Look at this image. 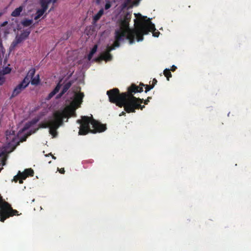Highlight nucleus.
Returning <instances> with one entry per match:
<instances>
[{
	"instance_id": "1",
	"label": "nucleus",
	"mask_w": 251,
	"mask_h": 251,
	"mask_svg": "<svg viewBox=\"0 0 251 251\" xmlns=\"http://www.w3.org/2000/svg\"><path fill=\"white\" fill-rule=\"evenodd\" d=\"M136 19L134 20V27L130 31L128 38L131 43H134L135 38L138 42L142 41L144 39L143 36L152 32L154 37H158L160 32L155 28L154 24L151 22V19L147 17L142 16L140 13L134 14Z\"/></svg>"
},
{
	"instance_id": "2",
	"label": "nucleus",
	"mask_w": 251,
	"mask_h": 251,
	"mask_svg": "<svg viewBox=\"0 0 251 251\" xmlns=\"http://www.w3.org/2000/svg\"><path fill=\"white\" fill-rule=\"evenodd\" d=\"M143 91V88H140L134 83H132L127 89V91L120 93L119 89L115 88L108 90L106 94L108 96L110 102L115 103L119 107H125L128 101L129 98L132 93H141Z\"/></svg>"
},
{
	"instance_id": "3",
	"label": "nucleus",
	"mask_w": 251,
	"mask_h": 251,
	"mask_svg": "<svg viewBox=\"0 0 251 251\" xmlns=\"http://www.w3.org/2000/svg\"><path fill=\"white\" fill-rule=\"evenodd\" d=\"M131 18V13L129 12H126L123 13L121 18L118 21L119 27L115 30V41L113 46L115 48L119 47L120 45V42L124 40L126 38L128 40L130 44V39L128 36L130 31L132 28H130L129 26V23Z\"/></svg>"
},
{
	"instance_id": "4",
	"label": "nucleus",
	"mask_w": 251,
	"mask_h": 251,
	"mask_svg": "<svg viewBox=\"0 0 251 251\" xmlns=\"http://www.w3.org/2000/svg\"><path fill=\"white\" fill-rule=\"evenodd\" d=\"M76 115L75 109L71 106H67L62 110H58L53 114V119L50 120L49 133L53 137L57 135V129L63 124V119Z\"/></svg>"
},
{
	"instance_id": "5",
	"label": "nucleus",
	"mask_w": 251,
	"mask_h": 251,
	"mask_svg": "<svg viewBox=\"0 0 251 251\" xmlns=\"http://www.w3.org/2000/svg\"><path fill=\"white\" fill-rule=\"evenodd\" d=\"M17 215H19L18 211L15 209H13L11 205L2 199V197L0 194V222H4L6 219Z\"/></svg>"
},
{
	"instance_id": "6",
	"label": "nucleus",
	"mask_w": 251,
	"mask_h": 251,
	"mask_svg": "<svg viewBox=\"0 0 251 251\" xmlns=\"http://www.w3.org/2000/svg\"><path fill=\"white\" fill-rule=\"evenodd\" d=\"M135 93L131 94L126 104L125 111L128 113H135L136 110L141 109L142 110L145 107L144 105H141L143 103L144 99L134 97V94Z\"/></svg>"
},
{
	"instance_id": "7",
	"label": "nucleus",
	"mask_w": 251,
	"mask_h": 251,
	"mask_svg": "<svg viewBox=\"0 0 251 251\" xmlns=\"http://www.w3.org/2000/svg\"><path fill=\"white\" fill-rule=\"evenodd\" d=\"M92 119L86 116H82L81 119L76 121L77 123L80 124L79 135H85L89 132L91 133L92 129L90 128V125H92Z\"/></svg>"
},
{
	"instance_id": "8",
	"label": "nucleus",
	"mask_w": 251,
	"mask_h": 251,
	"mask_svg": "<svg viewBox=\"0 0 251 251\" xmlns=\"http://www.w3.org/2000/svg\"><path fill=\"white\" fill-rule=\"evenodd\" d=\"M26 79H24L13 90L10 98L16 97L25 90L29 85Z\"/></svg>"
},
{
	"instance_id": "9",
	"label": "nucleus",
	"mask_w": 251,
	"mask_h": 251,
	"mask_svg": "<svg viewBox=\"0 0 251 251\" xmlns=\"http://www.w3.org/2000/svg\"><path fill=\"white\" fill-rule=\"evenodd\" d=\"M6 143L9 145H14L15 146H18L19 144V142H18V139L15 136V131L13 130H7L5 132Z\"/></svg>"
},
{
	"instance_id": "10",
	"label": "nucleus",
	"mask_w": 251,
	"mask_h": 251,
	"mask_svg": "<svg viewBox=\"0 0 251 251\" xmlns=\"http://www.w3.org/2000/svg\"><path fill=\"white\" fill-rule=\"evenodd\" d=\"M92 125L93 128V129L91 130L92 133L103 132L106 129L105 125L102 124L94 119H92Z\"/></svg>"
},
{
	"instance_id": "11",
	"label": "nucleus",
	"mask_w": 251,
	"mask_h": 251,
	"mask_svg": "<svg viewBox=\"0 0 251 251\" xmlns=\"http://www.w3.org/2000/svg\"><path fill=\"white\" fill-rule=\"evenodd\" d=\"M84 97V94L82 93H76L75 94L74 99L72 102L71 103V105L69 106H71L74 108L76 109V108L79 107L82 102V99Z\"/></svg>"
},
{
	"instance_id": "12",
	"label": "nucleus",
	"mask_w": 251,
	"mask_h": 251,
	"mask_svg": "<svg viewBox=\"0 0 251 251\" xmlns=\"http://www.w3.org/2000/svg\"><path fill=\"white\" fill-rule=\"evenodd\" d=\"M27 177V175H26L24 172L21 173L19 171L18 175L14 176L13 180L16 182H17L18 180H19V183L22 184L23 183V180L25 179Z\"/></svg>"
},
{
	"instance_id": "13",
	"label": "nucleus",
	"mask_w": 251,
	"mask_h": 251,
	"mask_svg": "<svg viewBox=\"0 0 251 251\" xmlns=\"http://www.w3.org/2000/svg\"><path fill=\"white\" fill-rule=\"evenodd\" d=\"M112 58V55L108 52L105 51L102 53L97 58V60H105L106 61H110Z\"/></svg>"
},
{
	"instance_id": "14",
	"label": "nucleus",
	"mask_w": 251,
	"mask_h": 251,
	"mask_svg": "<svg viewBox=\"0 0 251 251\" xmlns=\"http://www.w3.org/2000/svg\"><path fill=\"white\" fill-rule=\"evenodd\" d=\"M72 85V82L71 81H70L68 82L67 83H66L63 87V89L61 91V92L60 93V94L57 96V98L61 97L63 94H64L71 87Z\"/></svg>"
},
{
	"instance_id": "15",
	"label": "nucleus",
	"mask_w": 251,
	"mask_h": 251,
	"mask_svg": "<svg viewBox=\"0 0 251 251\" xmlns=\"http://www.w3.org/2000/svg\"><path fill=\"white\" fill-rule=\"evenodd\" d=\"M52 2V0H40V3L41 6V9L46 11L48 8V5L50 2Z\"/></svg>"
},
{
	"instance_id": "16",
	"label": "nucleus",
	"mask_w": 251,
	"mask_h": 251,
	"mask_svg": "<svg viewBox=\"0 0 251 251\" xmlns=\"http://www.w3.org/2000/svg\"><path fill=\"white\" fill-rule=\"evenodd\" d=\"M35 73V69L32 68L30 69L27 73V75L24 79H26L27 81L28 82V84L30 83V80L34 76Z\"/></svg>"
},
{
	"instance_id": "17",
	"label": "nucleus",
	"mask_w": 251,
	"mask_h": 251,
	"mask_svg": "<svg viewBox=\"0 0 251 251\" xmlns=\"http://www.w3.org/2000/svg\"><path fill=\"white\" fill-rule=\"evenodd\" d=\"M7 70H8V71H5L4 73L0 72V86L2 85L5 82V77L4 75L9 74L11 71V69L10 68H7Z\"/></svg>"
},
{
	"instance_id": "18",
	"label": "nucleus",
	"mask_w": 251,
	"mask_h": 251,
	"mask_svg": "<svg viewBox=\"0 0 251 251\" xmlns=\"http://www.w3.org/2000/svg\"><path fill=\"white\" fill-rule=\"evenodd\" d=\"M23 7L22 6L16 8L11 13V15L12 17H18L20 16L21 12L23 10Z\"/></svg>"
},
{
	"instance_id": "19",
	"label": "nucleus",
	"mask_w": 251,
	"mask_h": 251,
	"mask_svg": "<svg viewBox=\"0 0 251 251\" xmlns=\"http://www.w3.org/2000/svg\"><path fill=\"white\" fill-rule=\"evenodd\" d=\"M38 130V128H35L33 130L31 129L25 135L22 137L20 139V142H23L25 141L26 140V138H27L28 136H30L32 133L36 132Z\"/></svg>"
},
{
	"instance_id": "20",
	"label": "nucleus",
	"mask_w": 251,
	"mask_h": 251,
	"mask_svg": "<svg viewBox=\"0 0 251 251\" xmlns=\"http://www.w3.org/2000/svg\"><path fill=\"white\" fill-rule=\"evenodd\" d=\"M50 126V120L48 121H45L43 122H42L39 124V127L37 128H49Z\"/></svg>"
},
{
	"instance_id": "21",
	"label": "nucleus",
	"mask_w": 251,
	"mask_h": 251,
	"mask_svg": "<svg viewBox=\"0 0 251 251\" xmlns=\"http://www.w3.org/2000/svg\"><path fill=\"white\" fill-rule=\"evenodd\" d=\"M30 33V29H27L24 31L20 35L22 37L24 40L26 39Z\"/></svg>"
},
{
	"instance_id": "22",
	"label": "nucleus",
	"mask_w": 251,
	"mask_h": 251,
	"mask_svg": "<svg viewBox=\"0 0 251 251\" xmlns=\"http://www.w3.org/2000/svg\"><path fill=\"white\" fill-rule=\"evenodd\" d=\"M31 83L32 85H37L40 82L39 75H38L36 77L31 79Z\"/></svg>"
},
{
	"instance_id": "23",
	"label": "nucleus",
	"mask_w": 251,
	"mask_h": 251,
	"mask_svg": "<svg viewBox=\"0 0 251 251\" xmlns=\"http://www.w3.org/2000/svg\"><path fill=\"white\" fill-rule=\"evenodd\" d=\"M32 20H28V19H26V20H24L22 22V24L24 26H28L29 25H30L32 24Z\"/></svg>"
},
{
	"instance_id": "24",
	"label": "nucleus",
	"mask_w": 251,
	"mask_h": 251,
	"mask_svg": "<svg viewBox=\"0 0 251 251\" xmlns=\"http://www.w3.org/2000/svg\"><path fill=\"white\" fill-rule=\"evenodd\" d=\"M24 172H25V174H26V175H27V177L29 176H34V171L31 168L26 169L25 170Z\"/></svg>"
},
{
	"instance_id": "25",
	"label": "nucleus",
	"mask_w": 251,
	"mask_h": 251,
	"mask_svg": "<svg viewBox=\"0 0 251 251\" xmlns=\"http://www.w3.org/2000/svg\"><path fill=\"white\" fill-rule=\"evenodd\" d=\"M164 75L167 77L168 80H169V78L172 77V74L169 69H165L164 71Z\"/></svg>"
},
{
	"instance_id": "26",
	"label": "nucleus",
	"mask_w": 251,
	"mask_h": 251,
	"mask_svg": "<svg viewBox=\"0 0 251 251\" xmlns=\"http://www.w3.org/2000/svg\"><path fill=\"white\" fill-rule=\"evenodd\" d=\"M132 0H125L124 2L122 4V8L123 9L127 8L131 3Z\"/></svg>"
},
{
	"instance_id": "27",
	"label": "nucleus",
	"mask_w": 251,
	"mask_h": 251,
	"mask_svg": "<svg viewBox=\"0 0 251 251\" xmlns=\"http://www.w3.org/2000/svg\"><path fill=\"white\" fill-rule=\"evenodd\" d=\"M31 126H32V125L29 121L27 122L24 126V127L21 129V131H25V130L29 129Z\"/></svg>"
},
{
	"instance_id": "28",
	"label": "nucleus",
	"mask_w": 251,
	"mask_h": 251,
	"mask_svg": "<svg viewBox=\"0 0 251 251\" xmlns=\"http://www.w3.org/2000/svg\"><path fill=\"white\" fill-rule=\"evenodd\" d=\"M61 85L60 84V83H58L56 87H55V88L52 91V93L54 94L55 95L58 92V91H59L60 88H61Z\"/></svg>"
},
{
	"instance_id": "29",
	"label": "nucleus",
	"mask_w": 251,
	"mask_h": 251,
	"mask_svg": "<svg viewBox=\"0 0 251 251\" xmlns=\"http://www.w3.org/2000/svg\"><path fill=\"white\" fill-rule=\"evenodd\" d=\"M19 43H18L16 41V40L15 39L13 42L12 43H11V45H10V50H14L16 47V46L19 44Z\"/></svg>"
},
{
	"instance_id": "30",
	"label": "nucleus",
	"mask_w": 251,
	"mask_h": 251,
	"mask_svg": "<svg viewBox=\"0 0 251 251\" xmlns=\"http://www.w3.org/2000/svg\"><path fill=\"white\" fill-rule=\"evenodd\" d=\"M72 32L70 31H67L65 34L63 35L62 38L64 40H67L71 35Z\"/></svg>"
},
{
	"instance_id": "31",
	"label": "nucleus",
	"mask_w": 251,
	"mask_h": 251,
	"mask_svg": "<svg viewBox=\"0 0 251 251\" xmlns=\"http://www.w3.org/2000/svg\"><path fill=\"white\" fill-rule=\"evenodd\" d=\"M40 119V117H35L34 118H33L32 120H31L29 122L33 126V125L36 124L37 122H38L39 121Z\"/></svg>"
},
{
	"instance_id": "32",
	"label": "nucleus",
	"mask_w": 251,
	"mask_h": 251,
	"mask_svg": "<svg viewBox=\"0 0 251 251\" xmlns=\"http://www.w3.org/2000/svg\"><path fill=\"white\" fill-rule=\"evenodd\" d=\"M101 17V16L98 14V13H97L93 18V23H96L98 20H99Z\"/></svg>"
},
{
	"instance_id": "33",
	"label": "nucleus",
	"mask_w": 251,
	"mask_h": 251,
	"mask_svg": "<svg viewBox=\"0 0 251 251\" xmlns=\"http://www.w3.org/2000/svg\"><path fill=\"white\" fill-rule=\"evenodd\" d=\"M145 87V92L147 93L148 92H149L150 90H151V89H152L153 88V85H146Z\"/></svg>"
},
{
	"instance_id": "34",
	"label": "nucleus",
	"mask_w": 251,
	"mask_h": 251,
	"mask_svg": "<svg viewBox=\"0 0 251 251\" xmlns=\"http://www.w3.org/2000/svg\"><path fill=\"white\" fill-rule=\"evenodd\" d=\"M15 39L19 44L24 40L20 35H17Z\"/></svg>"
},
{
	"instance_id": "35",
	"label": "nucleus",
	"mask_w": 251,
	"mask_h": 251,
	"mask_svg": "<svg viewBox=\"0 0 251 251\" xmlns=\"http://www.w3.org/2000/svg\"><path fill=\"white\" fill-rule=\"evenodd\" d=\"M97 48H98V46L97 45H95L93 47V48L92 49V50H91L90 53H91V54H94V53L97 51Z\"/></svg>"
},
{
	"instance_id": "36",
	"label": "nucleus",
	"mask_w": 251,
	"mask_h": 251,
	"mask_svg": "<svg viewBox=\"0 0 251 251\" xmlns=\"http://www.w3.org/2000/svg\"><path fill=\"white\" fill-rule=\"evenodd\" d=\"M45 12V11H44L41 9H39L37 10V11L36 12V14H38L41 17L44 14Z\"/></svg>"
},
{
	"instance_id": "37",
	"label": "nucleus",
	"mask_w": 251,
	"mask_h": 251,
	"mask_svg": "<svg viewBox=\"0 0 251 251\" xmlns=\"http://www.w3.org/2000/svg\"><path fill=\"white\" fill-rule=\"evenodd\" d=\"M111 4L110 2L109 1H107L105 5V6H104L105 9L107 10L109 8H110L111 7Z\"/></svg>"
},
{
	"instance_id": "38",
	"label": "nucleus",
	"mask_w": 251,
	"mask_h": 251,
	"mask_svg": "<svg viewBox=\"0 0 251 251\" xmlns=\"http://www.w3.org/2000/svg\"><path fill=\"white\" fill-rule=\"evenodd\" d=\"M114 49H115V48H114V47L113 46H108L107 47V49H106V51L108 52H109V53H110V52L111 50H114Z\"/></svg>"
},
{
	"instance_id": "39",
	"label": "nucleus",
	"mask_w": 251,
	"mask_h": 251,
	"mask_svg": "<svg viewBox=\"0 0 251 251\" xmlns=\"http://www.w3.org/2000/svg\"><path fill=\"white\" fill-rule=\"evenodd\" d=\"M151 99V97H148L146 100H144L143 103H144V104L147 105L149 103V102H150V101Z\"/></svg>"
},
{
	"instance_id": "40",
	"label": "nucleus",
	"mask_w": 251,
	"mask_h": 251,
	"mask_svg": "<svg viewBox=\"0 0 251 251\" xmlns=\"http://www.w3.org/2000/svg\"><path fill=\"white\" fill-rule=\"evenodd\" d=\"M103 12L104 11L103 9H101L97 13H98V14L101 16L103 14Z\"/></svg>"
},
{
	"instance_id": "41",
	"label": "nucleus",
	"mask_w": 251,
	"mask_h": 251,
	"mask_svg": "<svg viewBox=\"0 0 251 251\" xmlns=\"http://www.w3.org/2000/svg\"><path fill=\"white\" fill-rule=\"evenodd\" d=\"M157 80L155 78H153L152 80V84L151 85H153V87H154L155 85L157 83Z\"/></svg>"
},
{
	"instance_id": "42",
	"label": "nucleus",
	"mask_w": 251,
	"mask_h": 251,
	"mask_svg": "<svg viewBox=\"0 0 251 251\" xmlns=\"http://www.w3.org/2000/svg\"><path fill=\"white\" fill-rule=\"evenodd\" d=\"M54 95H55V94L53 93H52V91L49 94V96H48V98L49 99H51Z\"/></svg>"
},
{
	"instance_id": "43",
	"label": "nucleus",
	"mask_w": 251,
	"mask_h": 251,
	"mask_svg": "<svg viewBox=\"0 0 251 251\" xmlns=\"http://www.w3.org/2000/svg\"><path fill=\"white\" fill-rule=\"evenodd\" d=\"M93 56V54H91V53H90L89 52V54L88 55V60H90L92 59Z\"/></svg>"
},
{
	"instance_id": "44",
	"label": "nucleus",
	"mask_w": 251,
	"mask_h": 251,
	"mask_svg": "<svg viewBox=\"0 0 251 251\" xmlns=\"http://www.w3.org/2000/svg\"><path fill=\"white\" fill-rule=\"evenodd\" d=\"M176 69V66H175V65H173L171 70L172 71L174 72Z\"/></svg>"
},
{
	"instance_id": "45",
	"label": "nucleus",
	"mask_w": 251,
	"mask_h": 251,
	"mask_svg": "<svg viewBox=\"0 0 251 251\" xmlns=\"http://www.w3.org/2000/svg\"><path fill=\"white\" fill-rule=\"evenodd\" d=\"M59 172H60L61 174H64V173H65V170H64V168H61V169L59 170Z\"/></svg>"
},
{
	"instance_id": "46",
	"label": "nucleus",
	"mask_w": 251,
	"mask_h": 251,
	"mask_svg": "<svg viewBox=\"0 0 251 251\" xmlns=\"http://www.w3.org/2000/svg\"><path fill=\"white\" fill-rule=\"evenodd\" d=\"M145 85H146L144 84L143 83L140 82V83L139 85L138 86V87H139L140 88L141 87V88H143V86H145ZM137 86H138V85H137Z\"/></svg>"
},
{
	"instance_id": "47",
	"label": "nucleus",
	"mask_w": 251,
	"mask_h": 251,
	"mask_svg": "<svg viewBox=\"0 0 251 251\" xmlns=\"http://www.w3.org/2000/svg\"><path fill=\"white\" fill-rule=\"evenodd\" d=\"M125 116L126 115V113L124 112V111H123L120 114H119V116Z\"/></svg>"
},
{
	"instance_id": "48",
	"label": "nucleus",
	"mask_w": 251,
	"mask_h": 251,
	"mask_svg": "<svg viewBox=\"0 0 251 251\" xmlns=\"http://www.w3.org/2000/svg\"><path fill=\"white\" fill-rule=\"evenodd\" d=\"M40 18V17L38 15V14H36V15L35 16V18H34V19L35 20H38V19H39Z\"/></svg>"
},
{
	"instance_id": "49",
	"label": "nucleus",
	"mask_w": 251,
	"mask_h": 251,
	"mask_svg": "<svg viewBox=\"0 0 251 251\" xmlns=\"http://www.w3.org/2000/svg\"><path fill=\"white\" fill-rule=\"evenodd\" d=\"M7 68H9L8 67L5 68V69L4 70H3L2 73H4L5 71H8V70H7Z\"/></svg>"
},
{
	"instance_id": "50",
	"label": "nucleus",
	"mask_w": 251,
	"mask_h": 251,
	"mask_svg": "<svg viewBox=\"0 0 251 251\" xmlns=\"http://www.w3.org/2000/svg\"><path fill=\"white\" fill-rule=\"evenodd\" d=\"M57 0H52V2L53 3H55L56 2Z\"/></svg>"
},
{
	"instance_id": "51",
	"label": "nucleus",
	"mask_w": 251,
	"mask_h": 251,
	"mask_svg": "<svg viewBox=\"0 0 251 251\" xmlns=\"http://www.w3.org/2000/svg\"><path fill=\"white\" fill-rule=\"evenodd\" d=\"M52 9H53V8H52H52H51L50 9V10H49V12L51 11L52 10Z\"/></svg>"
},
{
	"instance_id": "52",
	"label": "nucleus",
	"mask_w": 251,
	"mask_h": 251,
	"mask_svg": "<svg viewBox=\"0 0 251 251\" xmlns=\"http://www.w3.org/2000/svg\"><path fill=\"white\" fill-rule=\"evenodd\" d=\"M52 158H53V159H56V157H54V156L52 155Z\"/></svg>"
},
{
	"instance_id": "53",
	"label": "nucleus",
	"mask_w": 251,
	"mask_h": 251,
	"mask_svg": "<svg viewBox=\"0 0 251 251\" xmlns=\"http://www.w3.org/2000/svg\"><path fill=\"white\" fill-rule=\"evenodd\" d=\"M6 24H7V22H4V23H3V25H5Z\"/></svg>"
},
{
	"instance_id": "54",
	"label": "nucleus",
	"mask_w": 251,
	"mask_h": 251,
	"mask_svg": "<svg viewBox=\"0 0 251 251\" xmlns=\"http://www.w3.org/2000/svg\"><path fill=\"white\" fill-rule=\"evenodd\" d=\"M1 15H2V13H0V16H1Z\"/></svg>"
}]
</instances>
